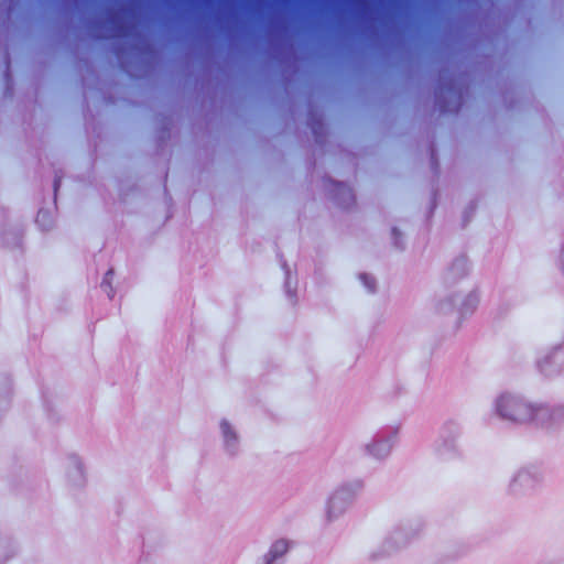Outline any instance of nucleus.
I'll use <instances>...</instances> for the list:
<instances>
[{
	"mask_svg": "<svg viewBox=\"0 0 564 564\" xmlns=\"http://www.w3.org/2000/svg\"><path fill=\"white\" fill-rule=\"evenodd\" d=\"M333 192L337 203L345 208L349 207L355 200L352 189L344 183L334 184Z\"/></svg>",
	"mask_w": 564,
	"mask_h": 564,
	"instance_id": "2eb2a0df",
	"label": "nucleus"
},
{
	"mask_svg": "<svg viewBox=\"0 0 564 564\" xmlns=\"http://www.w3.org/2000/svg\"><path fill=\"white\" fill-rule=\"evenodd\" d=\"M447 94H449L451 96L458 97V96H457V94H456V91H455L452 87H449V88L447 89Z\"/></svg>",
	"mask_w": 564,
	"mask_h": 564,
	"instance_id": "5701e85b",
	"label": "nucleus"
},
{
	"mask_svg": "<svg viewBox=\"0 0 564 564\" xmlns=\"http://www.w3.org/2000/svg\"><path fill=\"white\" fill-rule=\"evenodd\" d=\"M542 409L546 413L544 420H539L540 427L547 430L564 427V403L554 406L542 403Z\"/></svg>",
	"mask_w": 564,
	"mask_h": 564,
	"instance_id": "9d476101",
	"label": "nucleus"
},
{
	"mask_svg": "<svg viewBox=\"0 0 564 564\" xmlns=\"http://www.w3.org/2000/svg\"><path fill=\"white\" fill-rule=\"evenodd\" d=\"M392 235H393V237L395 238V245L398 246L397 237L400 235L399 230H398L397 228H393V229H392Z\"/></svg>",
	"mask_w": 564,
	"mask_h": 564,
	"instance_id": "412c9836",
	"label": "nucleus"
},
{
	"mask_svg": "<svg viewBox=\"0 0 564 564\" xmlns=\"http://www.w3.org/2000/svg\"><path fill=\"white\" fill-rule=\"evenodd\" d=\"M65 473L68 484L74 488L83 487L86 482V475L82 458L70 454L66 458Z\"/></svg>",
	"mask_w": 564,
	"mask_h": 564,
	"instance_id": "0eeeda50",
	"label": "nucleus"
},
{
	"mask_svg": "<svg viewBox=\"0 0 564 564\" xmlns=\"http://www.w3.org/2000/svg\"><path fill=\"white\" fill-rule=\"evenodd\" d=\"M58 186H59V180H58V178H56V180L54 181V192H55V194L57 193Z\"/></svg>",
	"mask_w": 564,
	"mask_h": 564,
	"instance_id": "4be33fe9",
	"label": "nucleus"
},
{
	"mask_svg": "<svg viewBox=\"0 0 564 564\" xmlns=\"http://www.w3.org/2000/svg\"><path fill=\"white\" fill-rule=\"evenodd\" d=\"M359 279L361 280L362 284L365 285V288L368 292H370V293L375 292L376 280L371 275H369L367 273H362L359 275Z\"/></svg>",
	"mask_w": 564,
	"mask_h": 564,
	"instance_id": "a211bd4d",
	"label": "nucleus"
},
{
	"mask_svg": "<svg viewBox=\"0 0 564 564\" xmlns=\"http://www.w3.org/2000/svg\"><path fill=\"white\" fill-rule=\"evenodd\" d=\"M434 453L441 460H452L458 457L459 449L455 442L437 437L434 443Z\"/></svg>",
	"mask_w": 564,
	"mask_h": 564,
	"instance_id": "f8f14e48",
	"label": "nucleus"
},
{
	"mask_svg": "<svg viewBox=\"0 0 564 564\" xmlns=\"http://www.w3.org/2000/svg\"><path fill=\"white\" fill-rule=\"evenodd\" d=\"M36 223L43 230H48L52 227L53 220L48 210L41 209L37 213Z\"/></svg>",
	"mask_w": 564,
	"mask_h": 564,
	"instance_id": "dca6fc26",
	"label": "nucleus"
},
{
	"mask_svg": "<svg viewBox=\"0 0 564 564\" xmlns=\"http://www.w3.org/2000/svg\"><path fill=\"white\" fill-rule=\"evenodd\" d=\"M469 271L468 259L465 256L457 257L445 272L444 280L447 284H454L465 278Z\"/></svg>",
	"mask_w": 564,
	"mask_h": 564,
	"instance_id": "9b49d317",
	"label": "nucleus"
},
{
	"mask_svg": "<svg viewBox=\"0 0 564 564\" xmlns=\"http://www.w3.org/2000/svg\"><path fill=\"white\" fill-rule=\"evenodd\" d=\"M423 530L420 521H405L394 528L382 542V555H391L405 547Z\"/></svg>",
	"mask_w": 564,
	"mask_h": 564,
	"instance_id": "7ed1b4c3",
	"label": "nucleus"
},
{
	"mask_svg": "<svg viewBox=\"0 0 564 564\" xmlns=\"http://www.w3.org/2000/svg\"><path fill=\"white\" fill-rule=\"evenodd\" d=\"M460 434L462 426L459 422L451 419L443 423L437 437L457 443Z\"/></svg>",
	"mask_w": 564,
	"mask_h": 564,
	"instance_id": "4468645a",
	"label": "nucleus"
},
{
	"mask_svg": "<svg viewBox=\"0 0 564 564\" xmlns=\"http://www.w3.org/2000/svg\"><path fill=\"white\" fill-rule=\"evenodd\" d=\"M562 368L563 361L558 355L547 356L539 361V369L546 377L560 373Z\"/></svg>",
	"mask_w": 564,
	"mask_h": 564,
	"instance_id": "ddd939ff",
	"label": "nucleus"
},
{
	"mask_svg": "<svg viewBox=\"0 0 564 564\" xmlns=\"http://www.w3.org/2000/svg\"><path fill=\"white\" fill-rule=\"evenodd\" d=\"M362 489V482L355 480L338 486L329 496L326 503V519L333 522L341 517L349 505Z\"/></svg>",
	"mask_w": 564,
	"mask_h": 564,
	"instance_id": "f03ea898",
	"label": "nucleus"
},
{
	"mask_svg": "<svg viewBox=\"0 0 564 564\" xmlns=\"http://www.w3.org/2000/svg\"><path fill=\"white\" fill-rule=\"evenodd\" d=\"M219 435L225 454L230 457L237 456L240 452L241 436L236 425L227 419H221Z\"/></svg>",
	"mask_w": 564,
	"mask_h": 564,
	"instance_id": "39448f33",
	"label": "nucleus"
},
{
	"mask_svg": "<svg viewBox=\"0 0 564 564\" xmlns=\"http://www.w3.org/2000/svg\"><path fill=\"white\" fill-rule=\"evenodd\" d=\"M292 546V542L286 539H278L269 546L259 564H284L285 556Z\"/></svg>",
	"mask_w": 564,
	"mask_h": 564,
	"instance_id": "1a4fd4ad",
	"label": "nucleus"
},
{
	"mask_svg": "<svg viewBox=\"0 0 564 564\" xmlns=\"http://www.w3.org/2000/svg\"><path fill=\"white\" fill-rule=\"evenodd\" d=\"M479 303V295L477 291H469L466 295L462 296L456 294L454 299L449 301H441L438 303V311L441 313H449L454 307L459 306V310L464 313H471L475 311Z\"/></svg>",
	"mask_w": 564,
	"mask_h": 564,
	"instance_id": "423d86ee",
	"label": "nucleus"
},
{
	"mask_svg": "<svg viewBox=\"0 0 564 564\" xmlns=\"http://www.w3.org/2000/svg\"><path fill=\"white\" fill-rule=\"evenodd\" d=\"M495 411L505 421L536 426H539V420H544L546 413L542 409V403L531 402L523 395L512 392L501 393L496 399Z\"/></svg>",
	"mask_w": 564,
	"mask_h": 564,
	"instance_id": "f257e3e1",
	"label": "nucleus"
},
{
	"mask_svg": "<svg viewBox=\"0 0 564 564\" xmlns=\"http://www.w3.org/2000/svg\"><path fill=\"white\" fill-rule=\"evenodd\" d=\"M107 22L111 24V30L113 31L111 36L117 37L123 34L121 25H119L118 21L115 18L107 19Z\"/></svg>",
	"mask_w": 564,
	"mask_h": 564,
	"instance_id": "aec40b11",
	"label": "nucleus"
},
{
	"mask_svg": "<svg viewBox=\"0 0 564 564\" xmlns=\"http://www.w3.org/2000/svg\"><path fill=\"white\" fill-rule=\"evenodd\" d=\"M14 554L13 547L8 543L0 542V561H4Z\"/></svg>",
	"mask_w": 564,
	"mask_h": 564,
	"instance_id": "6ab92c4d",
	"label": "nucleus"
},
{
	"mask_svg": "<svg viewBox=\"0 0 564 564\" xmlns=\"http://www.w3.org/2000/svg\"><path fill=\"white\" fill-rule=\"evenodd\" d=\"M542 481V475L535 467H523L519 469L509 484L512 494H525L535 489Z\"/></svg>",
	"mask_w": 564,
	"mask_h": 564,
	"instance_id": "20e7f679",
	"label": "nucleus"
},
{
	"mask_svg": "<svg viewBox=\"0 0 564 564\" xmlns=\"http://www.w3.org/2000/svg\"><path fill=\"white\" fill-rule=\"evenodd\" d=\"M113 270L110 269L106 272L105 278L101 282V289L107 293L108 297L111 299L113 296V290L111 286V281L113 278Z\"/></svg>",
	"mask_w": 564,
	"mask_h": 564,
	"instance_id": "f3484780",
	"label": "nucleus"
},
{
	"mask_svg": "<svg viewBox=\"0 0 564 564\" xmlns=\"http://www.w3.org/2000/svg\"><path fill=\"white\" fill-rule=\"evenodd\" d=\"M394 442L395 436L392 434L379 436L366 445V452L375 459L383 460L391 454Z\"/></svg>",
	"mask_w": 564,
	"mask_h": 564,
	"instance_id": "6e6552de",
	"label": "nucleus"
}]
</instances>
